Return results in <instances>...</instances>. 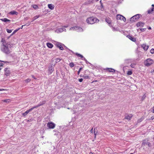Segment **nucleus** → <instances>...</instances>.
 <instances>
[{"instance_id": "nucleus-23", "label": "nucleus", "mask_w": 154, "mask_h": 154, "mask_svg": "<svg viewBox=\"0 0 154 154\" xmlns=\"http://www.w3.org/2000/svg\"><path fill=\"white\" fill-rule=\"evenodd\" d=\"M91 2H92V1H91V0H88L87 1H86V2H85L84 3V5H88L89 4H91Z\"/></svg>"}, {"instance_id": "nucleus-27", "label": "nucleus", "mask_w": 154, "mask_h": 154, "mask_svg": "<svg viewBox=\"0 0 154 154\" xmlns=\"http://www.w3.org/2000/svg\"><path fill=\"white\" fill-rule=\"evenodd\" d=\"M66 30V29H65L64 28H60L59 29V31L60 32H62L63 31H65Z\"/></svg>"}, {"instance_id": "nucleus-11", "label": "nucleus", "mask_w": 154, "mask_h": 154, "mask_svg": "<svg viewBox=\"0 0 154 154\" xmlns=\"http://www.w3.org/2000/svg\"><path fill=\"white\" fill-rule=\"evenodd\" d=\"M127 37L133 42H135L136 41V38L134 37H133L131 35H128L127 36Z\"/></svg>"}, {"instance_id": "nucleus-49", "label": "nucleus", "mask_w": 154, "mask_h": 154, "mask_svg": "<svg viewBox=\"0 0 154 154\" xmlns=\"http://www.w3.org/2000/svg\"><path fill=\"white\" fill-rule=\"evenodd\" d=\"M82 68L81 67V68H80L79 69V71H81L82 70Z\"/></svg>"}, {"instance_id": "nucleus-53", "label": "nucleus", "mask_w": 154, "mask_h": 154, "mask_svg": "<svg viewBox=\"0 0 154 154\" xmlns=\"http://www.w3.org/2000/svg\"><path fill=\"white\" fill-rule=\"evenodd\" d=\"M90 154H94V153H92V152H90Z\"/></svg>"}, {"instance_id": "nucleus-19", "label": "nucleus", "mask_w": 154, "mask_h": 154, "mask_svg": "<svg viewBox=\"0 0 154 154\" xmlns=\"http://www.w3.org/2000/svg\"><path fill=\"white\" fill-rule=\"evenodd\" d=\"M46 45L49 48H52L53 46V45L51 43H47Z\"/></svg>"}, {"instance_id": "nucleus-18", "label": "nucleus", "mask_w": 154, "mask_h": 154, "mask_svg": "<svg viewBox=\"0 0 154 154\" xmlns=\"http://www.w3.org/2000/svg\"><path fill=\"white\" fill-rule=\"evenodd\" d=\"M72 28H74L76 30H78L79 31H83V29H82V28L80 27H74Z\"/></svg>"}, {"instance_id": "nucleus-30", "label": "nucleus", "mask_w": 154, "mask_h": 154, "mask_svg": "<svg viewBox=\"0 0 154 154\" xmlns=\"http://www.w3.org/2000/svg\"><path fill=\"white\" fill-rule=\"evenodd\" d=\"M146 97V95H145V94H144L143 95V97L141 98V101H143L144 100Z\"/></svg>"}, {"instance_id": "nucleus-34", "label": "nucleus", "mask_w": 154, "mask_h": 154, "mask_svg": "<svg viewBox=\"0 0 154 154\" xmlns=\"http://www.w3.org/2000/svg\"><path fill=\"white\" fill-rule=\"evenodd\" d=\"M132 73V72L131 71H128L127 72V74L128 75H131Z\"/></svg>"}, {"instance_id": "nucleus-40", "label": "nucleus", "mask_w": 154, "mask_h": 154, "mask_svg": "<svg viewBox=\"0 0 154 154\" xmlns=\"http://www.w3.org/2000/svg\"><path fill=\"white\" fill-rule=\"evenodd\" d=\"M150 52L152 54H154V49L152 48L150 50Z\"/></svg>"}, {"instance_id": "nucleus-2", "label": "nucleus", "mask_w": 154, "mask_h": 154, "mask_svg": "<svg viewBox=\"0 0 154 154\" xmlns=\"http://www.w3.org/2000/svg\"><path fill=\"white\" fill-rule=\"evenodd\" d=\"M1 50L6 54H9L11 52V49L8 48V45H3L1 48Z\"/></svg>"}, {"instance_id": "nucleus-8", "label": "nucleus", "mask_w": 154, "mask_h": 154, "mask_svg": "<svg viewBox=\"0 0 154 154\" xmlns=\"http://www.w3.org/2000/svg\"><path fill=\"white\" fill-rule=\"evenodd\" d=\"M116 18L118 20H122L124 22H125L126 20V18L125 17L123 16L120 14H118L117 15Z\"/></svg>"}, {"instance_id": "nucleus-43", "label": "nucleus", "mask_w": 154, "mask_h": 154, "mask_svg": "<svg viewBox=\"0 0 154 154\" xmlns=\"http://www.w3.org/2000/svg\"><path fill=\"white\" fill-rule=\"evenodd\" d=\"M135 65V64H131L130 66L132 68H134V66Z\"/></svg>"}, {"instance_id": "nucleus-35", "label": "nucleus", "mask_w": 154, "mask_h": 154, "mask_svg": "<svg viewBox=\"0 0 154 154\" xmlns=\"http://www.w3.org/2000/svg\"><path fill=\"white\" fill-rule=\"evenodd\" d=\"M6 30L7 32L8 33H11L12 31V30L11 29H6Z\"/></svg>"}, {"instance_id": "nucleus-32", "label": "nucleus", "mask_w": 154, "mask_h": 154, "mask_svg": "<svg viewBox=\"0 0 154 154\" xmlns=\"http://www.w3.org/2000/svg\"><path fill=\"white\" fill-rule=\"evenodd\" d=\"M83 77L84 78V79H88L89 78V77L88 76L86 75H84Z\"/></svg>"}, {"instance_id": "nucleus-22", "label": "nucleus", "mask_w": 154, "mask_h": 154, "mask_svg": "<svg viewBox=\"0 0 154 154\" xmlns=\"http://www.w3.org/2000/svg\"><path fill=\"white\" fill-rule=\"evenodd\" d=\"M2 21H4V22H10L11 20H9L7 19L6 18H4V19H0Z\"/></svg>"}, {"instance_id": "nucleus-42", "label": "nucleus", "mask_w": 154, "mask_h": 154, "mask_svg": "<svg viewBox=\"0 0 154 154\" xmlns=\"http://www.w3.org/2000/svg\"><path fill=\"white\" fill-rule=\"evenodd\" d=\"M146 29V28H142L140 29V30L142 32H143L144 31H145V30Z\"/></svg>"}, {"instance_id": "nucleus-50", "label": "nucleus", "mask_w": 154, "mask_h": 154, "mask_svg": "<svg viewBox=\"0 0 154 154\" xmlns=\"http://www.w3.org/2000/svg\"><path fill=\"white\" fill-rule=\"evenodd\" d=\"M80 71H78V75H79V73H80Z\"/></svg>"}, {"instance_id": "nucleus-20", "label": "nucleus", "mask_w": 154, "mask_h": 154, "mask_svg": "<svg viewBox=\"0 0 154 154\" xmlns=\"http://www.w3.org/2000/svg\"><path fill=\"white\" fill-rule=\"evenodd\" d=\"M107 70H108L109 72H115V70L113 69L112 68H107L106 69Z\"/></svg>"}, {"instance_id": "nucleus-28", "label": "nucleus", "mask_w": 154, "mask_h": 154, "mask_svg": "<svg viewBox=\"0 0 154 154\" xmlns=\"http://www.w3.org/2000/svg\"><path fill=\"white\" fill-rule=\"evenodd\" d=\"M2 62H4V63H6L7 62L6 61L5 62L0 60V66H3V64L2 63Z\"/></svg>"}, {"instance_id": "nucleus-39", "label": "nucleus", "mask_w": 154, "mask_h": 154, "mask_svg": "<svg viewBox=\"0 0 154 154\" xmlns=\"http://www.w3.org/2000/svg\"><path fill=\"white\" fill-rule=\"evenodd\" d=\"M9 100L6 99V100H3V101L4 102H6L7 103H8L9 102Z\"/></svg>"}, {"instance_id": "nucleus-6", "label": "nucleus", "mask_w": 154, "mask_h": 154, "mask_svg": "<svg viewBox=\"0 0 154 154\" xmlns=\"http://www.w3.org/2000/svg\"><path fill=\"white\" fill-rule=\"evenodd\" d=\"M153 62V61L152 59L149 58L146 60L145 65L146 66H149L152 64Z\"/></svg>"}, {"instance_id": "nucleus-51", "label": "nucleus", "mask_w": 154, "mask_h": 154, "mask_svg": "<svg viewBox=\"0 0 154 154\" xmlns=\"http://www.w3.org/2000/svg\"><path fill=\"white\" fill-rule=\"evenodd\" d=\"M4 89H0V91H2L3 90H4Z\"/></svg>"}, {"instance_id": "nucleus-9", "label": "nucleus", "mask_w": 154, "mask_h": 154, "mask_svg": "<svg viewBox=\"0 0 154 154\" xmlns=\"http://www.w3.org/2000/svg\"><path fill=\"white\" fill-rule=\"evenodd\" d=\"M56 46L59 48L61 50H63V47H62V45H61V43L58 42L56 44Z\"/></svg>"}, {"instance_id": "nucleus-57", "label": "nucleus", "mask_w": 154, "mask_h": 154, "mask_svg": "<svg viewBox=\"0 0 154 154\" xmlns=\"http://www.w3.org/2000/svg\"><path fill=\"white\" fill-rule=\"evenodd\" d=\"M152 7H154V5L153 4H152Z\"/></svg>"}, {"instance_id": "nucleus-41", "label": "nucleus", "mask_w": 154, "mask_h": 154, "mask_svg": "<svg viewBox=\"0 0 154 154\" xmlns=\"http://www.w3.org/2000/svg\"><path fill=\"white\" fill-rule=\"evenodd\" d=\"M95 128H94V139H95L96 138V134L95 133Z\"/></svg>"}, {"instance_id": "nucleus-47", "label": "nucleus", "mask_w": 154, "mask_h": 154, "mask_svg": "<svg viewBox=\"0 0 154 154\" xmlns=\"http://www.w3.org/2000/svg\"><path fill=\"white\" fill-rule=\"evenodd\" d=\"M151 112L153 113H154V106L153 107V108L151 110Z\"/></svg>"}, {"instance_id": "nucleus-24", "label": "nucleus", "mask_w": 154, "mask_h": 154, "mask_svg": "<svg viewBox=\"0 0 154 154\" xmlns=\"http://www.w3.org/2000/svg\"><path fill=\"white\" fill-rule=\"evenodd\" d=\"M40 17V15H36L34 17L32 18V22H33L35 20H36L38 18Z\"/></svg>"}, {"instance_id": "nucleus-5", "label": "nucleus", "mask_w": 154, "mask_h": 154, "mask_svg": "<svg viewBox=\"0 0 154 154\" xmlns=\"http://www.w3.org/2000/svg\"><path fill=\"white\" fill-rule=\"evenodd\" d=\"M146 145H147L149 147H150L151 146V143L149 142L148 140L147 139L143 140L142 144V146H144Z\"/></svg>"}, {"instance_id": "nucleus-45", "label": "nucleus", "mask_w": 154, "mask_h": 154, "mask_svg": "<svg viewBox=\"0 0 154 154\" xmlns=\"http://www.w3.org/2000/svg\"><path fill=\"white\" fill-rule=\"evenodd\" d=\"M83 79H82V78H81V79H79V82H82V81H83Z\"/></svg>"}, {"instance_id": "nucleus-1", "label": "nucleus", "mask_w": 154, "mask_h": 154, "mask_svg": "<svg viewBox=\"0 0 154 154\" xmlns=\"http://www.w3.org/2000/svg\"><path fill=\"white\" fill-rule=\"evenodd\" d=\"M45 101H43L42 102H40L37 105L33 106L32 108L26 111L25 112L23 113L22 115L23 116H26L28 114V113L30 112L34 108L38 107L40 106L45 104Z\"/></svg>"}, {"instance_id": "nucleus-52", "label": "nucleus", "mask_w": 154, "mask_h": 154, "mask_svg": "<svg viewBox=\"0 0 154 154\" xmlns=\"http://www.w3.org/2000/svg\"><path fill=\"white\" fill-rule=\"evenodd\" d=\"M24 25H22V26H21V28H20V29H22L23 28V26H24Z\"/></svg>"}, {"instance_id": "nucleus-58", "label": "nucleus", "mask_w": 154, "mask_h": 154, "mask_svg": "<svg viewBox=\"0 0 154 154\" xmlns=\"http://www.w3.org/2000/svg\"><path fill=\"white\" fill-rule=\"evenodd\" d=\"M80 76L81 77H83V76H82V75H80Z\"/></svg>"}, {"instance_id": "nucleus-29", "label": "nucleus", "mask_w": 154, "mask_h": 154, "mask_svg": "<svg viewBox=\"0 0 154 154\" xmlns=\"http://www.w3.org/2000/svg\"><path fill=\"white\" fill-rule=\"evenodd\" d=\"M32 6L35 9H36L37 8H38V7L37 5H32Z\"/></svg>"}, {"instance_id": "nucleus-33", "label": "nucleus", "mask_w": 154, "mask_h": 154, "mask_svg": "<svg viewBox=\"0 0 154 154\" xmlns=\"http://www.w3.org/2000/svg\"><path fill=\"white\" fill-rule=\"evenodd\" d=\"M61 60V59H60V58H57L56 59V63H57L59 62Z\"/></svg>"}, {"instance_id": "nucleus-21", "label": "nucleus", "mask_w": 154, "mask_h": 154, "mask_svg": "<svg viewBox=\"0 0 154 154\" xmlns=\"http://www.w3.org/2000/svg\"><path fill=\"white\" fill-rule=\"evenodd\" d=\"M9 14L13 15L14 14L17 15L18 14V13L15 11H13L10 12Z\"/></svg>"}, {"instance_id": "nucleus-14", "label": "nucleus", "mask_w": 154, "mask_h": 154, "mask_svg": "<svg viewBox=\"0 0 154 154\" xmlns=\"http://www.w3.org/2000/svg\"><path fill=\"white\" fill-rule=\"evenodd\" d=\"M132 117V115L131 114H130L129 115L126 116L125 119L128 120H130Z\"/></svg>"}, {"instance_id": "nucleus-15", "label": "nucleus", "mask_w": 154, "mask_h": 154, "mask_svg": "<svg viewBox=\"0 0 154 154\" xmlns=\"http://www.w3.org/2000/svg\"><path fill=\"white\" fill-rule=\"evenodd\" d=\"M154 11V7H152L151 10H149L147 11V12L149 14H151L153 13Z\"/></svg>"}, {"instance_id": "nucleus-54", "label": "nucleus", "mask_w": 154, "mask_h": 154, "mask_svg": "<svg viewBox=\"0 0 154 154\" xmlns=\"http://www.w3.org/2000/svg\"><path fill=\"white\" fill-rule=\"evenodd\" d=\"M148 29H151V27H149L148 28Z\"/></svg>"}, {"instance_id": "nucleus-4", "label": "nucleus", "mask_w": 154, "mask_h": 154, "mask_svg": "<svg viewBox=\"0 0 154 154\" xmlns=\"http://www.w3.org/2000/svg\"><path fill=\"white\" fill-rule=\"evenodd\" d=\"M140 16H141L140 14H137L131 18L130 19V23L137 21L140 18Z\"/></svg>"}, {"instance_id": "nucleus-44", "label": "nucleus", "mask_w": 154, "mask_h": 154, "mask_svg": "<svg viewBox=\"0 0 154 154\" xmlns=\"http://www.w3.org/2000/svg\"><path fill=\"white\" fill-rule=\"evenodd\" d=\"M112 29H113V30H114V31H116V30H117V29L116 28L114 27H112Z\"/></svg>"}, {"instance_id": "nucleus-31", "label": "nucleus", "mask_w": 154, "mask_h": 154, "mask_svg": "<svg viewBox=\"0 0 154 154\" xmlns=\"http://www.w3.org/2000/svg\"><path fill=\"white\" fill-rule=\"evenodd\" d=\"M75 54L77 55V56L79 57H81V58H84V57L82 55H81V54H80L78 53H75Z\"/></svg>"}, {"instance_id": "nucleus-55", "label": "nucleus", "mask_w": 154, "mask_h": 154, "mask_svg": "<svg viewBox=\"0 0 154 154\" xmlns=\"http://www.w3.org/2000/svg\"><path fill=\"white\" fill-rule=\"evenodd\" d=\"M68 27V26H65L63 27L66 28V27Z\"/></svg>"}, {"instance_id": "nucleus-12", "label": "nucleus", "mask_w": 154, "mask_h": 154, "mask_svg": "<svg viewBox=\"0 0 154 154\" xmlns=\"http://www.w3.org/2000/svg\"><path fill=\"white\" fill-rule=\"evenodd\" d=\"M106 21L107 23L109 24V26H112L111 23V19L109 18H106Z\"/></svg>"}, {"instance_id": "nucleus-10", "label": "nucleus", "mask_w": 154, "mask_h": 154, "mask_svg": "<svg viewBox=\"0 0 154 154\" xmlns=\"http://www.w3.org/2000/svg\"><path fill=\"white\" fill-rule=\"evenodd\" d=\"M8 68H6L5 69L4 71H5V75H6V76H8L9 75L10 72L9 70H8Z\"/></svg>"}, {"instance_id": "nucleus-48", "label": "nucleus", "mask_w": 154, "mask_h": 154, "mask_svg": "<svg viewBox=\"0 0 154 154\" xmlns=\"http://www.w3.org/2000/svg\"><path fill=\"white\" fill-rule=\"evenodd\" d=\"M93 128H92V129H91V130L90 131V132L91 133H93Z\"/></svg>"}, {"instance_id": "nucleus-26", "label": "nucleus", "mask_w": 154, "mask_h": 154, "mask_svg": "<svg viewBox=\"0 0 154 154\" xmlns=\"http://www.w3.org/2000/svg\"><path fill=\"white\" fill-rule=\"evenodd\" d=\"M20 29V28H19L16 30H15L11 34V36H12L16 32H17L18 30H19Z\"/></svg>"}, {"instance_id": "nucleus-36", "label": "nucleus", "mask_w": 154, "mask_h": 154, "mask_svg": "<svg viewBox=\"0 0 154 154\" xmlns=\"http://www.w3.org/2000/svg\"><path fill=\"white\" fill-rule=\"evenodd\" d=\"M69 65L71 67H72L74 66V65L73 63H69Z\"/></svg>"}, {"instance_id": "nucleus-46", "label": "nucleus", "mask_w": 154, "mask_h": 154, "mask_svg": "<svg viewBox=\"0 0 154 154\" xmlns=\"http://www.w3.org/2000/svg\"><path fill=\"white\" fill-rule=\"evenodd\" d=\"M154 119V116H152L149 119V120H153Z\"/></svg>"}, {"instance_id": "nucleus-37", "label": "nucleus", "mask_w": 154, "mask_h": 154, "mask_svg": "<svg viewBox=\"0 0 154 154\" xmlns=\"http://www.w3.org/2000/svg\"><path fill=\"white\" fill-rule=\"evenodd\" d=\"M31 81V79H28L26 80H25V81L26 82L28 83L29 82Z\"/></svg>"}, {"instance_id": "nucleus-60", "label": "nucleus", "mask_w": 154, "mask_h": 154, "mask_svg": "<svg viewBox=\"0 0 154 154\" xmlns=\"http://www.w3.org/2000/svg\"><path fill=\"white\" fill-rule=\"evenodd\" d=\"M1 131V130H0V131Z\"/></svg>"}, {"instance_id": "nucleus-7", "label": "nucleus", "mask_w": 154, "mask_h": 154, "mask_svg": "<svg viewBox=\"0 0 154 154\" xmlns=\"http://www.w3.org/2000/svg\"><path fill=\"white\" fill-rule=\"evenodd\" d=\"M48 128L50 129H53L55 126V124L51 122H48L47 124Z\"/></svg>"}, {"instance_id": "nucleus-17", "label": "nucleus", "mask_w": 154, "mask_h": 154, "mask_svg": "<svg viewBox=\"0 0 154 154\" xmlns=\"http://www.w3.org/2000/svg\"><path fill=\"white\" fill-rule=\"evenodd\" d=\"M142 47L146 51L148 48V46L146 45L145 44H143L142 45Z\"/></svg>"}, {"instance_id": "nucleus-56", "label": "nucleus", "mask_w": 154, "mask_h": 154, "mask_svg": "<svg viewBox=\"0 0 154 154\" xmlns=\"http://www.w3.org/2000/svg\"><path fill=\"white\" fill-rule=\"evenodd\" d=\"M32 77H33V78H34V79H36V78H35V77H34V76H33V75H32Z\"/></svg>"}, {"instance_id": "nucleus-16", "label": "nucleus", "mask_w": 154, "mask_h": 154, "mask_svg": "<svg viewBox=\"0 0 154 154\" xmlns=\"http://www.w3.org/2000/svg\"><path fill=\"white\" fill-rule=\"evenodd\" d=\"M48 7L51 10H53L54 9V5L52 4H49L48 5Z\"/></svg>"}, {"instance_id": "nucleus-13", "label": "nucleus", "mask_w": 154, "mask_h": 154, "mask_svg": "<svg viewBox=\"0 0 154 154\" xmlns=\"http://www.w3.org/2000/svg\"><path fill=\"white\" fill-rule=\"evenodd\" d=\"M144 24V23L142 22H139L136 24V26L137 27H143Z\"/></svg>"}, {"instance_id": "nucleus-38", "label": "nucleus", "mask_w": 154, "mask_h": 154, "mask_svg": "<svg viewBox=\"0 0 154 154\" xmlns=\"http://www.w3.org/2000/svg\"><path fill=\"white\" fill-rule=\"evenodd\" d=\"M83 60L85 61L86 63H87V64H88V63L90 64V63H89L85 57H84L83 58Z\"/></svg>"}, {"instance_id": "nucleus-3", "label": "nucleus", "mask_w": 154, "mask_h": 154, "mask_svg": "<svg viewBox=\"0 0 154 154\" xmlns=\"http://www.w3.org/2000/svg\"><path fill=\"white\" fill-rule=\"evenodd\" d=\"M99 20L96 17H90L88 18L86 20L87 22L89 24H93L95 22H99Z\"/></svg>"}, {"instance_id": "nucleus-59", "label": "nucleus", "mask_w": 154, "mask_h": 154, "mask_svg": "<svg viewBox=\"0 0 154 154\" xmlns=\"http://www.w3.org/2000/svg\"><path fill=\"white\" fill-rule=\"evenodd\" d=\"M1 69H2L0 68V71L1 70Z\"/></svg>"}, {"instance_id": "nucleus-25", "label": "nucleus", "mask_w": 154, "mask_h": 154, "mask_svg": "<svg viewBox=\"0 0 154 154\" xmlns=\"http://www.w3.org/2000/svg\"><path fill=\"white\" fill-rule=\"evenodd\" d=\"M54 69L52 66L50 67L49 69V71L51 73L54 71Z\"/></svg>"}]
</instances>
